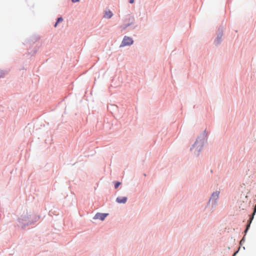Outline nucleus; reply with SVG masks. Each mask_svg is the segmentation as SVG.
<instances>
[{"label":"nucleus","mask_w":256,"mask_h":256,"mask_svg":"<svg viewBox=\"0 0 256 256\" xmlns=\"http://www.w3.org/2000/svg\"><path fill=\"white\" fill-rule=\"evenodd\" d=\"M198 138H198L196 142L192 146V148H191V150L194 152V153L197 155L198 154L199 152H200L202 148V147L204 144L203 141L200 140V142H198Z\"/></svg>","instance_id":"1"},{"label":"nucleus","mask_w":256,"mask_h":256,"mask_svg":"<svg viewBox=\"0 0 256 256\" xmlns=\"http://www.w3.org/2000/svg\"><path fill=\"white\" fill-rule=\"evenodd\" d=\"M133 40L132 38L125 36L122 41V46H130L132 44Z\"/></svg>","instance_id":"2"},{"label":"nucleus","mask_w":256,"mask_h":256,"mask_svg":"<svg viewBox=\"0 0 256 256\" xmlns=\"http://www.w3.org/2000/svg\"><path fill=\"white\" fill-rule=\"evenodd\" d=\"M107 216H108L107 214L97 213L94 216V218L95 220L98 219L101 220H104Z\"/></svg>","instance_id":"3"},{"label":"nucleus","mask_w":256,"mask_h":256,"mask_svg":"<svg viewBox=\"0 0 256 256\" xmlns=\"http://www.w3.org/2000/svg\"><path fill=\"white\" fill-rule=\"evenodd\" d=\"M127 200L126 197H118L116 199V201L118 203L125 204Z\"/></svg>","instance_id":"4"},{"label":"nucleus","mask_w":256,"mask_h":256,"mask_svg":"<svg viewBox=\"0 0 256 256\" xmlns=\"http://www.w3.org/2000/svg\"><path fill=\"white\" fill-rule=\"evenodd\" d=\"M113 14L112 12L110 10H106L105 12L104 17L106 18H110L112 17Z\"/></svg>","instance_id":"5"},{"label":"nucleus","mask_w":256,"mask_h":256,"mask_svg":"<svg viewBox=\"0 0 256 256\" xmlns=\"http://www.w3.org/2000/svg\"><path fill=\"white\" fill-rule=\"evenodd\" d=\"M218 195H219V192H214L212 195V196L210 200H216L218 196Z\"/></svg>","instance_id":"6"},{"label":"nucleus","mask_w":256,"mask_h":256,"mask_svg":"<svg viewBox=\"0 0 256 256\" xmlns=\"http://www.w3.org/2000/svg\"><path fill=\"white\" fill-rule=\"evenodd\" d=\"M63 20V19L62 18L60 17V18H58L57 20V21L56 22V23L55 24H54V27H56L57 26V24L58 22H61Z\"/></svg>","instance_id":"7"},{"label":"nucleus","mask_w":256,"mask_h":256,"mask_svg":"<svg viewBox=\"0 0 256 256\" xmlns=\"http://www.w3.org/2000/svg\"><path fill=\"white\" fill-rule=\"evenodd\" d=\"M120 184V182H116L115 184H114V188H117Z\"/></svg>","instance_id":"8"},{"label":"nucleus","mask_w":256,"mask_h":256,"mask_svg":"<svg viewBox=\"0 0 256 256\" xmlns=\"http://www.w3.org/2000/svg\"><path fill=\"white\" fill-rule=\"evenodd\" d=\"M72 0V2H78L79 1V0Z\"/></svg>","instance_id":"9"},{"label":"nucleus","mask_w":256,"mask_h":256,"mask_svg":"<svg viewBox=\"0 0 256 256\" xmlns=\"http://www.w3.org/2000/svg\"><path fill=\"white\" fill-rule=\"evenodd\" d=\"M130 4H132V3H134V0H130Z\"/></svg>","instance_id":"10"},{"label":"nucleus","mask_w":256,"mask_h":256,"mask_svg":"<svg viewBox=\"0 0 256 256\" xmlns=\"http://www.w3.org/2000/svg\"><path fill=\"white\" fill-rule=\"evenodd\" d=\"M1 76H1V75H0V78L1 77Z\"/></svg>","instance_id":"11"}]
</instances>
